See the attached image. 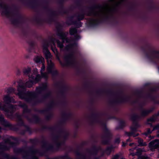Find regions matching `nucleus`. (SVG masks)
Instances as JSON below:
<instances>
[{"label":"nucleus","mask_w":159,"mask_h":159,"mask_svg":"<svg viewBox=\"0 0 159 159\" xmlns=\"http://www.w3.org/2000/svg\"><path fill=\"white\" fill-rule=\"evenodd\" d=\"M67 58H68V57H65V59H67Z\"/></svg>","instance_id":"nucleus-36"},{"label":"nucleus","mask_w":159,"mask_h":159,"mask_svg":"<svg viewBox=\"0 0 159 159\" xmlns=\"http://www.w3.org/2000/svg\"><path fill=\"white\" fill-rule=\"evenodd\" d=\"M119 156L118 154H116L114 156L112 159H118Z\"/></svg>","instance_id":"nucleus-24"},{"label":"nucleus","mask_w":159,"mask_h":159,"mask_svg":"<svg viewBox=\"0 0 159 159\" xmlns=\"http://www.w3.org/2000/svg\"><path fill=\"white\" fill-rule=\"evenodd\" d=\"M1 149L0 148V150Z\"/></svg>","instance_id":"nucleus-41"},{"label":"nucleus","mask_w":159,"mask_h":159,"mask_svg":"<svg viewBox=\"0 0 159 159\" xmlns=\"http://www.w3.org/2000/svg\"><path fill=\"white\" fill-rule=\"evenodd\" d=\"M127 141H129V139H127Z\"/></svg>","instance_id":"nucleus-35"},{"label":"nucleus","mask_w":159,"mask_h":159,"mask_svg":"<svg viewBox=\"0 0 159 159\" xmlns=\"http://www.w3.org/2000/svg\"><path fill=\"white\" fill-rule=\"evenodd\" d=\"M3 99L5 103L6 104H8V109H6L4 107L2 108L1 103L0 102V109H2V110L4 111H8L9 109H10L16 108L17 106L16 105L13 106L12 105H9V104L10 102H15L13 98H10L8 95H6L4 96Z\"/></svg>","instance_id":"nucleus-3"},{"label":"nucleus","mask_w":159,"mask_h":159,"mask_svg":"<svg viewBox=\"0 0 159 159\" xmlns=\"http://www.w3.org/2000/svg\"><path fill=\"white\" fill-rule=\"evenodd\" d=\"M66 42H68V41H67V40L66 39Z\"/></svg>","instance_id":"nucleus-38"},{"label":"nucleus","mask_w":159,"mask_h":159,"mask_svg":"<svg viewBox=\"0 0 159 159\" xmlns=\"http://www.w3.org/2000/svg\"><path fill=\"white\" fill-rule=\"evenodd\" d=\"M0 11L2 15L8 16L11 14V11L9 8L4 4L0 3Z\"/></svg>","instance_id":"nucleus-6"},{"label":"nucleus","mask_w":159,"mask_h":159,"mask_svg":"<svg viewBox=\"0 0 159 159\" xmlns=\"http://www.w3.org/2000/svg\"><path fill=\"white\" fill-rule=\"evenodd\" d=\"M138 142L139 145L141 146H144L147 145L145 143H143V140L142 139H138Z\"/></svg>","instance_id":"nucleus-14"},{"label":"nucleus","mask_w":159,"mask_h":159,"mask_svg":"<svg viewBox=\"0 0 159 159\" xmlns=\"http://www.w3.org/2000/svg\"><path fill=\"white\" fill-rule=\"evenodd\" d=\"M137 126H136L135 127L132 126L131 127V130L132 131H136L137 128Z\"/></svg>","instance_id":"nucleus-22"},{"label":"nucleus","mask_w":159,"mask_h":159,"mask_svg":"<svg viewBox=\"0 0 159 159\" xmlns=\"http://www.w3.org/2000/svg\"><path fill=\"white\" fill-rule=\"evenodd\" d=\"M36 71L37 75H38V72H37V69H35L32 72V73H31V69L29 67H27V68H25L23 70V72L24 74L25 75H28V76L29 77V75H30V76L31 77H33V76H34V73L35 71Z\"/></svg>","instance_id":"nucleus-8"},{"label":"nucleus","mask_w":159,"mask_h":159,"mask_svg":"<svg viewBox=\"0 0 159 159\" xmlns=\"http://www.w3.org/2000/svg\"><path fill=\"white\" fill-rule=\"evenodd\" d=\"M2 148L4 149H8V148H5V147H3Z\"/></svg>","instance_id":"nucleus-31"},{"label":"nucleus","mask_w":159,"mask_h":159,"mask_svg":"<svg viewBox=\"0 0 159 159\" xmlns=\"http://www.w3.org/2000/svg\"><path fill=\"white\" fill-rule=\"evenodd\" d=\"M19 106L23 109L24 112L26 111L27 106L25 104H24L23 105H20Z\"/></svg>","instance_id":"nucleus-19"},{"label":"nucleus","mask_w":159,"mask_h":159,"mask_svg":"<svg viewBox=\"0 0 159 159\" xmlns=\"http://www.w3.org/2000/svg\"><path fill=\"white\" fill-rule=\"evenodd\" d=\"M120 142V140L119 138H118L116 139L115 141V142L116 143H119Z\"/></svg>","instance_id":"nucleus-25"},{"label":"nucleus","mask_w":159,"mask_h":159,"mask_svg":"<svg viewBox=\"0 0 159 159\" xmlns=\"http://www.w3.org/2000/svg\"><path fill=\"white\" fill-rule=\"evenodd\" d=\"M130 155H131L132 156H134L135 155V154L134 153H130Z\"/></svg>","instance_id":"nucleus-30"},{"label":"nucleus","mask_w":159,"mask_h":159,"mask_svg":"<svg viewBox=\"0 0 159 159\" xmlns=\"http://www.w3.org/2000/svg\"><path fill=\"white\" fill-rule=\"evenodd\" d=\"M112 150V147L108 148L106 149L105 151V153L107 155H109Z\"/></svg>","instance_id":"nucleus-16"},{"label":"nucleus","mask_w":159,"mask_h":159,"mask_svg":"<svg viewBox=\"0 0 159 159\" xmlns=\"http://www.w3.org/2000/svg\"><path fill=\"white\" fill-rule=\"evenodd\" d=\"M35 72L34 73V76L33 77L29 75V81L27 82L25 84V86L28 87H31L33 84L37 83L41 79V77L39 75H37L36 71L35 70Z\"/></svg>","instance_id":"nucleus-4"},{"label":"nucleus","mask_w":159,"mask_h":159,"mask_svg":"<svg viewBox=\"0 0 159 159\" xmlns=\"http://www.w3.org/2000/svg\"><path fill=\"white\" fill-rule=\"evenodd\" d=\"M47 86V84L45 83L43 84L41 86L36 88V91L38 93H40Z\"/></svg>","instance_id":"nucleus-10"},{"label":"nucleus","mask_w":159,"mask_h":159,"mask_svg":"<svg viewBox=\"0 0 159 159\" xmlns=\"http://www.w3.org/2000/svg\"><path fill=\"white\" fill-rule=\"evenodd\" d=\"M4 120L3 117L2 116H0V121H3Z\"/></svg>","instance_id":"nucleus-27"},{"label":"nucleus","mask_w":159,"mask_h":159,"mask_svg":"<svg viewBox=\"0 0 159 159\" xmlns=\"http://www.w3.org/2000/svg\"><path fill=\"white\" fill-rule=\"evenodd\" d=\"M157 136H158V137H159V135H157Z\"/></svg>","instance_id":"nucleus-39"},{"label":"nucleus","mask_w":159,"mask_h":159,"mask_svg":"<svg viewBox=\"0 0 159 159\" xmlns=\"http://www.w3.org/2000/svg\"><path fill=\"white\" fill-rule=\"evenodd\" d=\"M126 143H125L124 142H122V146L123 147H125L126 145Z\"/></svg>","instance_id":"nucleus-28"},{"label":"nucleus","mask_w":159,"mask_h":159,"mask_svg":"<svg viewBox=\"0 0 159 159\" xmlns=\"http://www.w3.org/2000/svg\"><path fill=\"white\" fill-rule=\"evenodd\" d=\"M45 67V66L43 63H42V67L41 69V73L42 76L43 77L46 78L48 77V73H43V72L44 71Z\"/></svg>","instance_id":"nucleus-9"},{"label":"nucleus","mask_w":159,"mask_h":159,"mask_svg":"<svg viewBox=\"0 0 159 159\" xmlns=\"http://www.w3.org/2000/svg\"><path fill=\"white\" fill-rule=\"evenodd\" d=\"M68 58L69 59H70L71 58V56H69L68 57Z\"/></svg>","instance_id":"nucleus-34"},{"label":"nucleus","mask_w":159,"mask_h":159,"mask_svg":"<svg viewBox=\"0 0 159 159\" xmlns=\"http://www.w3.org/2000/svg\"><path fill=\"white\" fill-rule=\"evenodd\" d=\"M149 147L152 151L159 147V140H155L150 142Z\"/></svg>","instance_id":"nucleus-7"},{"label":"nucleus","mask_w":159,"mask_h":159,"mask_svg":"<svg viewBox=\"0 0 159 159\" xmlns=\"http://www.w3.org/2000/svg\"><path fill=\"white\" fill-rule=\"evenodd\" d=\"M61 39L62 40L63 42L65 41V39H66V34L63 33H61L59 34Z\"/></svg>","instance_id":"nucleus-13"},{"label":"nucleus","mask_w":159,"mask_h":159,"mask_svg":"<svg viewBox=\"0 0 159 159\" xmlns=\"http://www.w3.org/2000/svg\"><path fill=\"white\" fill-rule=\"evenodd\" d=\"M126 134L129 136H133V137H135L136 136L138 135V134H136V135L134 134L132 132H129V133H126Z\"/></svg>","instance_id":"nucleus-18"},{"label":"nucleus","mask_w":159,"mask_h":159,"mask_svg":"<svg viewBox=\"0 0 159 159\" xmlns=\"http://www.w3.org/2000/svg\"><path fill=\"white\" fill-rule=\"evenodd\" d=\"M122 0H111V3L115 5L117 4L120 3Z\"/></svg>","instance_id":"nucleus-17"},{"label":"nucleus","mask_w":159,"mask_h":159,"mask_svg":"<svg viewBox=\"0 0 159 159\" xmlns=\"http://www.w3.org/2000/svg\"><path fill=\"white\" fill-rule=\"evenodd\" d=\"M17 83L18 84L17 90L18 91L17 95L21 99H25L26 101H28L26 99L28 95L30 94L31 96H33L34 95V93L31 92L25 93L23 81L21 80H20L18 81Z\"/></svg>","instance_id":"nucleus-1"},{"label":"nucleus","mask_w":159,"mask_h":159,"mask_svg":"<svg viewBox=\"0 0 159 159\" xmlns=\"http://www.w3.org/2000/svg\"><path fill=\"white\" fill-rule=\"evenodd\" d=\"M70 32L71 35H74L77 32L76 29L75 28H71L70 30Z\"/></svg>","instance_id":"nucleus-15"},{"label":"nucleus","mask_w":159,"mask_h":159,"mask_svg":"<svg viewBox=\"0 0 159 159\" xmlns=\"http://www.w3.org/2000/svg\"><path fill=\"white\" fill-rule=\"evenodd\" d=\"M57 44L58 46L60 48H63V43H61L58 40L57 41Z\"/></svg>","instance_id":"nucleus-20"},{"label":"nucleus","mask_w":159,"mask_h":159,"mask_svg":"<svg viewBox=\"0 0 159 159\" xmlns=\"http://www.w3.org/2000/svg\"><path fill=\"white\" fill-rule=\"evenodd\" d=\"M138 159H148V158L144 156H139Z\"/></svg>","instance_id":"nucleus-21"},{"label":"nucleus","mask_w":159,"mask_h":159,"mask_svg":"<svg viewBox=\"0 0 159 159\" xmlns=\"http://www.w3.org/2000/svg\"><path fill=\"white\" fill-rule=\"evenodd\" d=\"M135 148H132L131 149H130L129 150V151H133L135 149Z\"/></svg>","instance_id":"nucleus-29"},{"label":"nucleus","mask_w":159,"mask_h":159,"mask_svg":"<svg viewBox=\"0 0 159 159\" xmlns=\"http://www.w3.org/2000/svg\"><path fill=\"white\" fill-rule=\"evenodd\" d=\"M36 63H39L41 62L43 63V61L44 60V58L42 57H37L34 59Z\"/></svg>","instance_id":"nucleus-12"},{"label":"nucleus","mask_w":159,"mask_h":159,"mask_svg":"<svg viewBox=\"0 0 159 159\" xmlns=\"http://www.w3.org/2000/svg\"><path fill=\"white\" fill-rule=\"evenodd\" d=\"M43 52L47 60L48 65L47 70L48 72L51 73L53 67V64L51 60V55L47 47H43Z\"/></svg>","instance_id":"nucleus-2"},{"label":"nucleus","mask_w":159,"mask_h":159,"mask_svg":"<svg viewBox=\"0 0 159 159\" xmlns=\"http://www.w3.org/2000/svg\"><path fill=\"white\" fill-rule=\"evenodd\" d=\"M121 159H124V158H122Z\"/></svg>","instance_id":"nucleus-40"},{"label":"nucleus","mask_w":159,"mask_h":159,"mask_svg":"<svg viewBox=\"0 0 159 159\" xmlns=\"http://www.w3.org/2000/svg\"><path fill=\"white\" fill-rule=\"evenodd\" d=\"M38 158L36 157H33L32 159H37Z\"/></svg>","instance_id":"nucleus-32"},{"label":"nucleus","mask_w":159,"mask_h":159,"mask_svg":"<svg viewBox=\"0 0 159 159\" xmlns=\"http://www.w3.org/2000/svg\"><path fill=\"white\" fill-rule=\"evenodd\" d=\"M159 129V125H157L155 127L153 128V130H154L156 129Z\"/></svg>","instance_id":"nucleus-26"},{"label":"nucleus","mask_w":159,"mask_h":159,"mask_svg":"<svg viewBox=\"0 0 159 159\" xmlns=\"http://www.w3.org/2000/svg\"><path fill=\"white\" fill-rule=\"evenodd\" d=\"M111 7L108 4H106L101 7L99 11L95 13V15H102L107 13L110 10Z\"/></svg>","instance_id":"nucleus-5"},{"label":"nucleus","mask_w":159,"mask_h":159,"mask_svg":"<svg viewBox=\"0 0 159 159\" xmlns=\"http://www.w3.org/2000/svg\"><path fill=\"white\" fill-rule=\"evenodd\" d=\"M133 144H134L133 143H130V144H129V146H132V145Z\"/></svg>","instance_id":"nucleus-33"},{"label":"nucleus","mask_w":159,"mask_h":159,"mask_svg":"<svg viewBox=\"0 0 159 159\" xmlns=\"http://www.w3.org/2000/svg\"><path fill=\"white\" fill-rule=\"evenodd\" d=\"M147 133H145V134L146 135H147L148 134H150L151 133L152 131L149 129H148L147 130Z\"/></svg>","instance_id":"nucleus-23"},{"label":"nucleus","mask_w":159,"mask_h":159,"mask_svg":"<svg viewBox=\"0 0 159 159\" xmlns=\"http://www.w3.org/2000/svg\"><path fill=\"white\" fill-rule=\"evenodd\" d=\"M157 116H153L152 117L148 119L147 121V124L150 125L152 126L151 123L154 122L157 119Z\"/></svg>","instance_id":"nucleus-11"},{"label":"nucleus","mask_w":159,"mask_h":159,"mask_svg":"<svg viewBox=\"0 0 159 159\" xmlns=\"http://www.w3.org/2000/svg\"><path fill=\"white\" fill-rule=\"evenodd\" d=\"M11 89L13 90V91H14L15 90V89Z\"/></svg>","instance_id":"nucleus-37"}]
</instances>
